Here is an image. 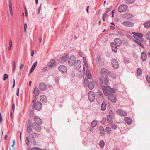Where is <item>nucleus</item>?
Instances as JSON below:
<instances>
[{
  "mask_svg": "<svg viewBox=\"0 0 150 150\" xmlns=\"http://www.w3.org/2000/svg\"><path fill=\"white\" fill-rule=\"evenodd\" d=\"M146 37L147 40H150V32L146 34Z\"/></svg>",
  "mask_w": 150,
  "mask_h": 150,
  "instance_id": "obj_43",
  "label": "nucleus"
},
{
  "mask_svg": "<svg viewBox=\"0 0 150 150\" xmlns=\"http://www.w3.org/2000/svg\"><path fill=\"white\" fill-rule=\"evenodd\" d=\"M30 150H42V149L40 148L33 147Z\"/></svg>",
  "mask_w": 150,
  "mask_h": 150,
  "instance_id": "obj_48",
  "label": "nucleus"
},
{
  "mask_svg": "<svg viewBox=\"0 0 150 150\" xmlns=\"http://www.w3.org/2000/svg\"><path fill=\"white\" fill-rule=\"evenodd\" d=\"M108 98L111 101L114 103H115L116 102V98L113 94H109L108 96Z\"/></svg>",
  "mask_w": 150,
  "mask_h": 150,
  "instance_id": "obj_13",
  "label": "nucleus"
},
{
  "mask_svg": "<svg viewBox=\"0 0 150 150\" xmlns=\"http://www.w3.org/2000/svg\"><path fill=\"white\" fill-rule=\"evenodd\" d=\"M99 129L101 135H104L105 134V130L103 127L101 126H100Z\"/></svg>",
  "mask_w": 150,
  "mask_h": 150,
  "instance_id": "obj_32",
  "label": "nucleus"
},
{
  "mask_svg": "<svg viewBox=\"0 0 150 150\" xmlns=\"http://www.w3.org/2000/svg\"><path fill=\"white\" fill-rule=\"evenodd\" d=\"M34 120L38 124H41L42 123V120L38 116L35 117Z\"/></svg>",
  "mask_w": 150,
  "mask_h": 150,
  "instance_id": "obj_22",
  "label": "nucleus"
},
{
  "mask_svg": "<svg viewBox=\"0 0 150 150\" xmlns=\"http://www.w3.org/2000/svg\"><path fill=\"white\" fill-rule=\"evenodd\" d=\"M9 8L11 15V16H13L12 7V2L11 0L9 1Z\"/></svg>",
  "mask_w": 150,
  "mask_h": 150,
  "instance_id": "obj_27",
  "label": "nucleus"
},
{
  "mask_svg": "<svg viewBox=\"0 0 150 150\" xmlns=\"http://www.w3.org/2000/svg\"><path fill=\"white\" fill-rule=\"evenodd\" d=\"M3 76H4V78H3V80L4 81L6 79L8 78V74H5Z\"/></svg>",
  "mask_w": 150,
  "mask_h": 150,
  "instance_id": "obj_45",
  "label": "nucleus"
},
{
  "mask_svg": "<svg viewBox=\"0 0 150 150\" xmlns=\"http://www.w3.org/2000/svg\"><path fill=\"white\" fill-rule=\"evenodd\" d=\"M86 76L89 79H91L92 78V76L90 74L88 69H87L86 71Z\"/></svg>",
  "mask_w": 150,
  "mask_h": 150,
  "instance_id": "obj_33",
  "label": "nucleus"
},
{
  "mask_svg": "<svg viewBox=\"0 0 150 150\" xmlns=\"http://www.w3.org/2000/svg\"><path fill=\"white\" fill-rule=\"evenodd\" d=\"M95 81L94 80H92V81L89 83L88 84V87L90 89H92L94 88V83H95Z\"/></svg>",
  "mask_w": 150,
  "mask_h": 150,
  "instance_id": "obj_15",
  "label": "nucleus"
},
{
  "mask_svg": "<svg viewBox=\"0 0 150 150\" xmlns=\"http://www.w3.org/2000/svg\"><path fill=\"white\" fill-rule=\"evenodd\" d=\"M88 98L91 102H93L95 99V95L92 91H90L88 93Z\"/></svg>",
  "mask_w": 150,
  "mask_h": 150,
  "instance_id": "obj_6",
  "label": "nucleus"
},
{
  "mask_svg": "<svg viewBox=\"0 0 150 150\" xmlns=\"http://www.w3.org/2000/svg\"><path fill=\"white\" fill-rule=\"evenodd\" d=\"M116 112L118 115L123 116H126L127 115V113L125 111L121 109L117 110Z\"/></svg>",
  "mask_w": 150,
  "mask_h": 150,
  "instance_id": "obj_7",
  "label": "nucleus"
},
{
  "mask_svg": "<svg viewBox=\"0 0 150 150\" xmlns=\"http://www.w3.org/2000/svg\"><path fill=\"white\" fill-rule=\"evenodd\" d=\"M99 145L101 148H103L104 146L105 145V143L104 141H102L100 142L99 143Z\"/></svg>",
  "mask_w": 150,
  "mask_h": 150,
  "instance_id": "obj_38",
  "label": "nucleus"
},
{
  "mask_svg": "<svg viewBox=\"0 0 150 150\" xmlns=\"http://www.w3.org/2000/svg\"><path fill=\"white\" fill-rule=\"evenodd\" d=\"M19 88H18L17 89V92L16 94V95L18 97L19 96Z\"/></svg>",
  "mask_w": 150,
  "mask_h": 150,
  "instance_id": "obj_58",
  "label": "nucleus"
},
{
  "mask_svg": "<svg viewBox=\"0 0 150 150\" xmlns=\"http://www.w3.org/2000/svg\"><path fill=\"white\" fill-rule=\"evenodd\" d=\"M9 46L8 47V50L10 51L11 50L12 45V41L11 39L9 40Z\"/></svg>",
  "mask_w": 150,
  "mask_h": 150,
  "instance_id": "obj_36",
  "label": "nucleus"
},
{
  "mask_svg": "<svg viewBox=\"0 0 150 150\" xmlns=\"http://www.w3.org/2000/svg\"><path fill=\"white\" fill-rule=\"evenodd\" d=\"M97 122L96 121H93L91 124V127H94L97 125Z\"/></svg>",
  "mask_w": 150,
  "mask_h": 150,
  "instance_id": "obj_37",
  "label": "nucleus"
},
{
  "mask_svg": "<svg viewBox=\"0 0 150 150\" xmlns=\"http://www.w3.org/2000/svg\"><path fill=\"white\" fill-rule=\"evenodd\" d=\"M106 108V103L103 102L102 103L101 105V109L103 111L105 110Z\"/></svg>",
  "mask_w": 150,
  "mask_h": 150,
  "instance_id": "obj_29",
  "label": "nucleus"
},
{
  "mask_svg": "<svg viewBox=\"0 0 150 150\" xmlns=\"http://www.w3.org/2000/svg\"><path fill=\"white\" fill-rule=\"evenodd\" d=\"M26 144L28 145L29 144V140L28 137H26Z\"/></svg>",
  "mask_w": 150,
  "mask_h": 150,
  "instance_id": "obj_47",
  "label": "nucleus"
},
{
  "mask_svg": "<svg viewBox=\"0 0 150 150\" xmlns=\"http://www.w3.org/2000/svg\"><path fill=\"white\" fill-rule=\"evenodd\" d=\"M25 13L26 16H27L28 13H27V9L26 8H25Z\"/></svg>",
  "mask_w": 150,
  "mask_h": 150,
  "instance_id": "obj_63",
  "label": "nucleus"
},
{
  "mask_svg": "<svg viewBox=\"0 0 150 150\" xmlns=\"http://www.w3.org/2000/svg\"><path fill=\"white\" fill-rule=\"evenodd\" d=\"M79 55H80V56H81V57H82L83 56V54H82V53L81 52H79Z\"/></svg>",
  "mask_w": 150,
  "mask_h": 150,
  "instance_id": "obj_64",
  "label": "nucleus"
},
{
  "mask_svg": "<svg viewBox=\"0 0 150 150\" xmlns=\"http://www.w3.org/2000/svg\"><path fill=\"white\" fill-rule=\"evenodd\" d=\"M84 64L85 66L87 68V69H88V65L87 64V63H85Z\"/></svg>",
  "mask_w": 150,
  "mask_h": 150,
  "instance_id": "obj_62",
  "label": "nucleus"
},
{
  "mask_svg": "<svg viewBox=\"0 0 150 150\" xmlns=\"http://www.w3.org/2000/svg\"><path fill=\"white\" fill-rule=\"evenodd\" d=\"M41 9V6H40L38 8V14H39L40 13V12Z\"/></svg>",
  "mask_w": 150,
  "mask_h": 150,
  "instance_id": "obj_55",
  "label": "nucleus"
},
{
  "mask_svg": "<svg viewBox=\"0 0 150 150\" xmlns=\"http://www.w3.org/2000/svg\"><path fill=\"white\" fill-rule=\"evenodd\" d=\"M112 65L113 67L115 69L119 67V64L117 61L116 59H113L111 61Z\"/></svg>",
  "mask_w": 150,
  "mask_h": 150,
  "instance_id": "obj_5",
  "label": "nucleus"
},
{
  "mask_svg": "<svg viewBox=\"0 0 150 150\" xmlns=\"http://www.w3.org/2000/svg\"><path fill=\"white\" fill-rule=\"evenodd\" d=\"M35 109L37 110H41L42 108V103L39 101L37 102L34 105Z\"/></svg>",
  "mask_w": 150,
  "mask_h": 150,
  "instance_id": "obj_8",
  "label": "nucleus"
},
{
  "mask_svg": "<svg viewBox=\"0 0 150 150\" xmlns=\"http://www.w3.org/2000/svg\"><path fill=\"white\" fill-rule=\"evenodd\" d=\"M101 71V73L104 74H110V71L105 69H102Z\"/></svg>",
  "mask_w": 150,
  "mask_h": 150,
  "instance_id": "obj_28",
  "label": "nucleus"
},
{
  "mask_svg": "<svg viewBox=\"0 0 150 150\" xmlns=\"http://www.w3.org/2000/svg\"><path fill=\"white\" fill-rule=\"evenodd\" d=\"M132 33L133 34V37L137 39L140 41L142 40V35L141 34L134 32H133Z\"/></svg>",
  "mask_w": 150,
  "mask_h": 150,
  "instance_id": "obj_3",
  "label": "nucleus"
},
{
  "mask_svg": "<svg viewBox=\"0 0 150 150\" xmlns=\"http://www.w3.org/2000/svg\"><path fill=\"white\" fill-rule=\"evenodd\" d=\"M114 43L117 46H120L122 44L121 40L119 38H117L115 40Z\"/></svg>",
  "mask_w": 150,
  "mask_h": 150,
  "instance_id": "obj_14",
  "label": "nucleus"
},
{
  "mask_svg": "<svg viewBox=\"0 0 150 150\" xmlns=\"http://www.w3.org/2000/svg\"><path fill=\"white\" fill-rule=\"evenodd\" d=\"M34 50H32L31 51V55L32 56H33L34 55Z\"/></svg>",
  "mask_w": 150,
  "mask_h": 150,
  "instance_id": "obj_60",
  "label": "nucleus"
},
{
  "mask_svg": "<svg viewBox=\"0 0 150 150\" xmlns=\"http://www.w3.org/2000/svg\"><path fill=\"white\" fill-rule=\"evenodd\" d=\"M107 120L109 125L112 124L113 122V121L112 120L111 115H108L107 116Z\"/></svg>",
  "mask_w": 150,
  "mask_h": 150,
  "instance_id": "obj_26",
  "label": "nucleus"
},
{
  "mask_svg": "<svg viewBox=\"0 0 150 150\" xmlns=\"http://www.w3.org/2000/svg\"><path fill=\"white\" fill-rule=\"evenodd\" d=\"M100 84L101 85H108L109 84V80L107 77H105L104 79L103 77H102L100 79Z\"/></svg>",
  "mask_w": 150,
  "mask_h": 150,
  "instance_id": "obj_2",
  "label": "nucleus"
},
{
  "mask_svg": "<svg viewBox=\"0 0 150 150\" xmlns=\"http://www.w3.org/2000/svg\"><path fill=\"white\" fill-rule=\"evenodd\" d=\"M107 133L108 134H110L112 132L111 128L109 127H107L105 129Z\"/></svg>",
  "mask_w": 150,
  "mask_h": 150,
  "instance_id": "obj_35",
  "label": "nucleus"
},
{
  "mask_svg": "<svg viewBox=\"0 0 150 150\" xmlns=\"http://www.w3.org/2000/svg\"><path fill=\"white\" fill-rule=\"evenodd\" d=\"M146 78L147 82L149 83H150V77L148 75L146 76Z\"/></svg>",
  "mask_w": 150,
  "mask_h": 150,
  "instance_id": "obj_42",
  "label": "nucleus"
},
{
  "mask_svg": "<svg viewBox=\"0 0 150 150\" xmlns=\"http://www.w3.org/2000/svg\"><path fill=\"white\" fill-rule=\"evenodd\" d=\"M15 105L14 104H12V109L13 111H14L15 109Z\"/></svg>",
  "mask_w": 150,
  "mask_h": 150,
  "instance_id": "obj_61",
  "label": "nucleus"
},
{
  "mask_svg": "<svg viewBox=\"0 0 150 150\" xmlns=\"http://www.w3.org/2000/svg\"><path fill=\"white\" fill-rule=\"evenodd\" d=\"M27 28V24L26 23H24V32L25 33H26V29Z\"/></svg>",
  "mask_w": 150,
  "mask_h": 150,
  "instance_id": "obj_46",
  "label": "nucleus"
},
{
  "mask_svg": "<svg viewBox=\"0 0 150 150\" xmlns=\"http://www.w3.org/2000/svg\"><path fill=\"white\" fill-rule=\"evenodd\" d=\"M101 59V58L99 56L96 59V61L97 62H99L100 61Z\"/></svg>",
  "mask_w": 150,
  "mask_h": 150,
  "instance_id": "obj_51",
  "label": "nucleus"
},
{
  "mask_svg": "<svg viewBox=\"0 0 150 150\" xmlns=\"http://www.w3.org/2000/svg\"><path fill=\"white\" fill-rule=\"evenodd\" d=\"M58 69L59 71L62 73H66L67 72V68L64 65H61L59 66Z\"/></svg>",
  "mask_w": 150,
  "mask_h": 150,
  "instance_id": "obj_10",
  "label": "nucleus"
},
{
  "mask_svg": "<svg viewBox=\"0 0 150 150\" xmlns=\"http://www.w3.org/2000/svg\"><path fill=\"white\" fill-rule=\"evenodd\" d=\"M111 45L112 51L115 52H117V46L115 45L113 42H112L111 43Z\"/></svg>",
  "mask_w": 150,
  "mask_h": 150,
  "instance_id": "obj_19",
  "label": "nucleus"
},
{
  "mask_svg": "<svg viewBox=\"0 0 150 150\" xmlns=\"http://www.w3.org/2000/svg\"><path fill=\"white\" fill-rule=\"evenodd\" d=\"M102 87L103 92L105 95H107V91L113 93L115 92V91L114 89L110 88L109 86H107L106 87L103 86Z\"/></svg>",
  "mask_w": 150,
  "mask_h": 150,
  "instance_id": "obj_1",
  "label": "nucleus"
},
{
  "mask_svg": "<svg viewBox=\"0 0 150 150\" xmlns=\"http://www.w3.org/2000/svg\"><path fill=\"white\" fill-rule=\"evenodd\" d=\"M122 24L123 25L127 27H132L134 25L130 21H124Z\"/></svg>",
  "mask_w": 150,
  "mask_h": 150,
  "instance_id": "obj_12",
  "label": "nucleus"
},
{
  "mask_svg": "<svg viewBox=\"0 0 150 150\" xmlns=\"http://www.w3.org/2000/svg\"><path fill=\"white\" fill-rule=\"evenodd\" d=\"M125 122L128 125H130L132 122V119L129 117H125L124 118Z\"/></svg>",
  "mask_w": 150,
  "mask_h": 150,
  "instance_id": "obj_18",
  "label": "nucleus"
},
{
  "mask_svg": "<svg viewBox=\"0 0 150 150\" xmlns=\"http://www.w3.org/2000/svg\"><path fill=\"white\" fill-rule=\"evenodd\" d=\"M32 130V129L30 127V124L29 125V126L28 127L27 131H28V132L29 133H31V132Z\"/></svg>",
  "mask_w": 150,
  "mask_h": 150,
  "instance_id": "obj_41",
  "label": "nucleus"
},
{
  "mask_svg": "<svg viewBox=\"0 0 150 150\" xmlns=\"http://www.w3.org/2000/svg\"><path fill=\"white\" fill-rule=\"evenodd\" d=\"M34 93L35 96H38L39 93V91L37 88H35L33 91Z\"/></svg>",
  "mask_w": 150,
  "mask_h": 150,
  "instance_id": "obj_34",
  "label": "nucleus"
},
{
  "mask_svg": "<svg viewBox=\"0 0 150 150\" xmlns=\"http://www.w3.org/2000/svg\"><path fill=\"white\" fill-rule=\"evenodd\" d=\"M69 56L67 54H64L61 58L62 62H65L68 58Z\"/></svg>",
  "mask_w": 150,
  "mask_h": 150,
  "instance_id": "obj_16",
  "label": "nucleus"
},
{
  "mask_svg": "<svg viewBox=\"0 0 150 150\" xmlns=\"http://www.w3.org/2000/svg\"><path fill=\"white\" fill-rule=\"evenodd\" d=\"M84 63H87V62L86 59L85 57H83V58Z\"/></svg>",
  "mask_w": 150,
  "mask_h": 150,
  "instance_id": "obj_56",
  "label": "nucleus"
},
{
  "mask_svg": "<svg viewBox=\"0 0 150 150\" xmlns=\"http://www.w3.org/2000/svg\"><path fill=\"white\" fill-rule=\"evenodd\" d=\"M136 72L137 76H141L142 75V71L141 69L140 68H138L137 69Z\"/></svg>",
  "mask_w": 150,
  "mask_h": 150,
  "instance_id": "obj_31",
  "label": "nucleus"
},
{
  "mask_svg": "<svg viewBox=\"0 0 150 150\" xmlns=\"http://www.w3.org/2000/svg\"><path fill=\"white\" fill-rule=\"evenodd\" d=\"M144 25L145 27L146 28H148L150 27V21H149L147 22H146L144 23Z\"/></svg>",
  "mask_w": 150,
  "mask_h": 150,
  "instance_id": "obj_30",
  "label": "nucleus"
},
{
  "mask_svg": "<svg viewBox=\"0 0 150 150\" xmlns=\"http://www.w3.org/2000/svg\"><path fill=\"white\" fill-rule=\"evenodd\" d=\"M38 64V62H35L32 66V67L31 68L30 70L29 71V74H30L31 73L33 72L35 69L36 66Z\"/></svg>",
  "mask_w": 150,
  "mask_h": 150,
  "instance_id": "obj_21",
  "label": "nucleus"
},
{
  "mask_svg": "<svg viewBox=\"0 0 150 150\" xmlns=\"http://www.w3.org/2000/svg\"><path fill=\"white\" fill-rule=\"evenodd\" d=\"M76 57H75L72 56H71L69 59V64L70 66H72L76 62Z\"/></svg>",
  "mask_w": 150,
  "mask_h": 150,
  "instance_id": "obj_4",
  "label": "nucleus"
},
{
  "mask_svg": "<svg viewBox=\"0 0 150 150\" xmlns=\"http://www.w3.org/2000/svg\"><path fill=\"white\" fill-rule=\"evenodd\" d=\"M107 16H108V15L107 14V13H104L103 16V17H104V18H106L107 17Z\"/></svg>",
  "mask_w": 150,
  "mask_h": 150,
  "instance_id": "obj_59",
  "label": "nucleus"
},
{
  "mask_svg": "<svg viewBox=\"0 0 150 150\" xmlns=\"http://www.w3.org/2000/svg\"><path fill=\"white\" fill-rule=\"evenodd\" d=\"M40 100L43 103L46 102L47 101L46 97L44 95H42L40 96Z\"/></svg>",
  "mask_w": 150,
  "mask_h": 150,
  "instance_id": "obj_24",
  "label": "nucleus"
},
{
  "mask_svg": "<svg viewBox=\"0 0 150 150\" xmlns=\"http://www.w3.org/2000/svg\"><path fill=\"white\" fill-rule=\"evenodd\" d=\"M128 4H131L132 3L135 1V0H126Z\"/></svg>",
  "mask_w": 150,
  "mask_h": 150,
  "instance_id": "obj_44",
  "label": "nucleus"
},
{
  "mask_svg": "<svg viewBox=\"0 0 150 150\" xmlns=\"http://www.w3.org/2000/svg\"><path fill=\"white\" fill-rule=\"evenodd\" d=\"M23 66H24V64H22L20 65L19 67H20V70L22 69L23 68Z\"/></svg>",
  "mask_w": 150,
  "mask_h": 150,
  "instance_id": "obj_54",
  "label": "nucleus"
},
{
  "mask_svg": "<svg viewBox=\"0 0 150 150\" xmlns=\"http://www.w3.org/2000/svg\"><path fill=\"white\" fill-rule=\"evenodd\" d=\"M112 126V128L114 129L115 130L117 128L116 126L114 124L112 123V124H111Z\"/></svg>",
  "mask_w": 150,
  "mask_h": 150,
  "instance_id": "obj_50",
  "label": "nucleus"
},
{
  "mask_svg": "<svg viewBox=\"0 0 150 150\" xmlns=\"http://www.w3.org/2000/svg\"><path fill=\"white\" fill-rule=\"evenodd\" d=\"M109 114L112 116L114 115V114L113 111L112 110H110L109 111Z\"/></svg>",
  "mask_w": 150,
  "mask_h": 150,
  "instance_id": "obj_52",
  "label": "nucleus"
},
{
  "mask_svg": "<svg viewBox=\"0 0 150 150\" xmlns=\"http://www.w3.org/2000/svg\"><path fill=\"white\" fill-rule=\"evenodd\" d=\"M16 64L14 61L13 62V71H15L16 69Z\"/></svg>",
  "mask_w": 150,
  "mask_h": 150,
  "instance_id": "obj_39",
  "label": "nucleus"
},
{
  "mask_svg": "<svg viewBox=\"0 0 150 150\" xmlns=\"http://www.w3.org/2000/svg\"><path fill=\"white\" fill-rule=\"evenodd\" d=\"M127 8V6L125 5L120 6L118 8V11L120 12H122L125 11Z\"/></svg>",
  "mask_w": 150,
  "mask_h": 150,
  "instance_id": "obj_9",
  "label": "nucleus"
},
{
  "mask_svg": "<svg viewBox=\"0 0 150 150\" xmlns=\"http://www.w3.org/2000/svg\"><path fill=\"white\" fill-rule=\"evenodd\" d=\"M47 69V67H44L42 69V71H45Z\"/></svg>",
  "mask_w": 150,
  "mask_h": 150,
  "instance_id": "obj_57",
  "label": "nucleus"
},
{
  "mask_svg": "<svg viewBox=\"0 0 150 150\" xmlns=\"http://www.w3.org/2000/svg\"><path fill=\"white\" fill-rule=\"evenodd\" d=\"M88 80L87 78H85L84 79V82L85 84H87Z\"/></svg>",
  "mask_w": 150,
  "mask_h": 150,
  "instance_id": "obj_49",
  "label": "nucleus"
},
{
  "mask_svg": "<svg viewBox=\"0 0 150 150\" xmlns=\"http://www.w3.org/2000/svg\"><path fill=\"white\" fill-rule=\"evenodd\" d=\"M134 41L138 45H140L141 47L142 48L144 47V46H143V45L142 43H141L140 42H139L137 40H135Z\"/></svg>",
  "mask_w": 150,
  "mask_h": 150,
  "instance_id": "obj_40",
  "label": "nucleus"
},
{
  "mask_svg": "<svg viewBox=\"0 0 150 150\" xmlns=\"http://www.w3.org/2000/svg\"><path fill=\"white\" fill-rule=\"evenodd\" d=\"M39 89L42 91L44 90L46 88V86L44 83H41L39 85Z\"/></svg>",
  "mask_w": 150,
  "mask_h": 150,
  "instance_id": "obj_20",
  "label": "nucleus"
},
{
  "mask_svg": "<svg viewBox=\"0 0 150 150\" xmlns=\"http://www.w3.org/2000/svg\"><path fill=\"white\" fill-rule=\"evenodd\" d=\"M76 68L79 69L81 66V62L79 60L76 61L74 64Z\"/></svg>",
  "mask_w": 150,
  "mask_h": 150,
  "instance_id": "obj_17",
  "label": "nucleus"
},
{
  "mask_svg": "<svg viewBox=\"0 0 150 150\" xmlns=\"http://www.w3.org/2000/svg\"><path fill=\"white\" fill-rule=\"evenodd\" d=\"M55 62V59H53L51 60L50 62L48 63L47 66L49 67H52L53 65L54 64Z\"/></svg>",
  "mask_w": 150,
  "mask_h": 150,
  "instance_id": "obj_23",
  "label": "nucleus"
},
{
  "mask_svg": "<svg viewBox=\"0 0 150 150\" xmlns=\"http://www.w3.org/2000/svg\"><path fill=\"white\" fill-rule=\"evenodd\" d=\"M112 7H110L106 9V10H107L106 13H108V12H109L112 9Z\"/></svg>",
  "mask_w": 150,
  "mask_h": 150,
  "instance_id": "obj_53",
  "label": "nucleus"
},
{
  "mask_svg": "<svg viewBox=\"0 0 150 150\" xmlns=\"http://www.w3.org/2000/svg\"><path fill=\"white\" fill-rule=\"evenodd\" d=\"M33 128L35 130L39 132L41 131V128L40 126L38 124H36L35 123H33Z\"/></svg>",
  "mask_w": 150,
  "mask_h": 150,
  "instance_id": "obj_11",
  "label": "nucleus"
},
{
  "mask_svg": "<svg viewBox=\"0 0 150 150\" xmlns=\"http://www.w3.org/2000/svg\"><path fill=\"white\" fill-rule=\"evenodd\" d=\"M147 57V55L144 52H143L142 53L141 58L143 61L146 60Z\"/></svg>",
  "mask_w": 150,
  "mask_h": 150,
  "instance_id": "obj_25",
  "label": "nucleus"
}]
</instances>
